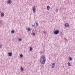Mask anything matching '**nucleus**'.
Returning a JSON list of instances; mask_svg holds the SVG:
<instances>
[{
	"label": "nucleus",
	"mask_w": 75,
	"mask_h": 75,
	"mask_svg": "<svg viewBox=\"0 0 75 75\" xmlns=\"http://www.w3.org/2000/svg\"><path fill=\"white\" fill-rule=\"evenodd\" d=\"M46 61V58L45 57H41L40 58V63L43 65L45 64Z\"/></svg>",
	"instance_id": "1"
},
{
	"label": "nucleus",
	"mask_w": 75,
	"mask_h": 75,
	"mask_svg": "<svg viewBox=\"0 0 75 75\" xmlns=\"http://www.w3.org/2000/svg\"><path fill=\"white\" fill-rule=\"evenodd\" d=\"M54 34L57 35L59 33V31L58 30H57L54 32Z\"/></svg>",
	"instance_id": "2"
},
{
	"label": "nucleus",
	"mask_w": 75,
	"mask_h": 75,
	"mask_svg": "<svg viewBox=\"0 0 75 75\" xmlns=\"http://www.w3.org/2000/svg\"><path fill=\"white\" fill-rule=\"evenodd\" d=\"M33 13H35V11L36 10V8H35V6L33 7Z\"/></svg>",
	"instance_id": "3"
},
{
	"label": "nucleus",
	"mask_w": 75,
	"mask_h": 75,
	"mask_svg": "<svg viewBox=\"0 0 75 75\" xmlns=\"http://www.w3.org/2000/svg\"><path fill=\"white\" fill-rule=\"evenodd\" d=\"M11 3H12L11 0H8L7 2V4H11Z\"/></svg>",
	"instance_id": "4"
},
{
	"label": "nucleus",
	"mask_w": 75,
	"mask_h": 75,
	"mask_svg": "<svg viewBox=\"0 0 75 75\" xmlns=\"http://www.w3.org/2000/svg\"><path fill=\"white\" fill-rule=\"evenodd\" d=\"M52 68H54V67L55 65V64L53 63L52 64Z\"/></svg>",
	"instance_id": "5"
},
{
	"label": "nucleus",
	"mask_w": 75,
	"mask_h": 75,
	"mask_svg": "<svg viewBox=\"0 0 75 75\" xmlns=\"http://www.w3.org/2000/svg\"><path fill=\"white\" fill-rule=\"evenodd\" d=\"M8 56L9 57H11L12 56V55H13V53L12 52H9L8 53Z\"/></svg>",
	"instance_id": "6"
},
{
	"label": "nucleus",
	"mask_w": 75,
	"mask_h": 75,
	"mask_svg": "<svg viewBox=\"0 0 75 75\" xmlns=\"http://www.w3.org/2000/svg\"><path fill=\"white\" fill-rule=\"evenodd\" d=\"M65 27H67V28L69 27V24L68 23H67L65 24Z\"/></svg>",
	"instance_id": "7"
},
{
	"label": "nucleus",
	"mask_w": 75,
	"mask_h": 75,
	"mask_svg": "<svg viewBox=\"0 0 75 75\" xmlns=\"http://www.w3.org/2000/svg\"><path fill=\"white\" fill-rule=\"evenodd\" d=\"M1 17H4V14L3 12H1Z\"/></svg>",
	"instance_id": "8"
},
{
	"label": "nucleus",
	"mask_w": 75,
	"mask_h": 75,
	"mask_svg": "<svg viewBox=\"0 0 75 75\" xmlns=\"http://www.w3.org/2000/svg\"><path fill=\"white\" fill-rule=\"evenodd\" d=\"M69 61H72V58H71V57H69Z\"/></svg>",
	"instance_id": "9"
},
{
	"label": "nucleus",
	"mask_w": 75,
	"mask_h": 75,
	"mask_svg": "<svg viewBox=\"0 0 75 75\" xmlns=\"http://www.w3.org/2000/svg\"><path fill=\"white\" fill-rule=\"evenodd\" d=\"M26 29L28 31H30L31 30V28H26Z\"/></svg>",
	"instance_id": "10"
},
{
	"label": "nucleus",
	"mask_w": 75,
	"mask_h": 75,
	"mask_svg": "<svg viewBox=\"0 0 75 75\" xmlns=\"http://www.w3.org/2000/svg\"><path fill=\"white\" fill-rule=\"evenodd\" d=\"M47 9L48 10H50V6H47Z\"/></svg>",
	"instance_id": "11"
},
{
	"label": "nucleus",
	"mask_w": 75,
	"mask_h": 75,
	"mask_svg": "<svg viewBox=\"0 0 75 75\" xmlns=\"http://www.w3.org/2000/svg\"><path fill=\"white\" fill-rule=\"evenodd\" d=\"M14 32H15L14 30H12L11 31V33L12 34H14Z\"/></svg>",
	"instance_id": "12"
},
{
	"label": "nucleus",
	"mask_w": 75,
	"mask_h": 75,
	"mask_svg": "<svg viewBox=\"0 0 75 75\" xmlns=\"http://www.w3.org/2000/svg\"><path fill=\"white\" fill-rule=\"evenodd\" d=\"M21 71H24V69L22 67H21Z\"/></svg>",
	"instance_id": "13"
},
{
	"label": "nucleus",
	"mask_w": 75,
	"mask_h": 75,
	"mask_svg": "<svg viewBox=\"0 0 75 75\" xmlns=\"http://www.w3.org/2000/svg\"><path fill=\"white\" fill-rule=\"evenodd\" d=\"M30 51H33V48H32V47H30Z\"/></svg>",
	"instance_id": "14"
},
{
	"label": "nucleus",
	"mask_w": 75,
	"mask_h": 75,
	"mask_svg": "<svg viewBox=\"0 0 75 75\" xmlns=\"http://www.w3.org/2000/svg\"><path fill=\"white\" fill-rule=\"evenodd\" d=\"M2 45L1 44H0V48H2Z\"/></svg>",
	"instance_id": "15"
},
{
	"label": "nucleus",
	"mask_w": 75,
	"mask_h": 75,
	"mask_svg": "<svg viewBox=\"0 0 75 75\" xmlns=\"http://www.w3.org/2000/svg\"><path fill=\"white\" fill-rule=\"evenodd\" d=\"M68 64L69 66H71V63H68Z\"/></svg>",
	"instance_id": "16"
},
{
	"label": "nucleus",
	"mask_w": 75,
	"mask_h": 75,
	"mask_svg": "<svg viewBox=\"0 0 75 75\" xmlns=\"http://www.w3.org/2000/svg\"><path fill=\"white\" fill-rule=\"evenodd\" d=\"M36 26H38V23H36Z\"/></svg>",
	"instance_id": "17"
},
{
	"label": "nucleus",
	"mask_w": 75,
	"mask_h": 75,
	"mask_svg": "<svg viewBox=\"0 0 75 75\" xmlns=\"http://www.w3.org/2000/svg\"><path fill=\"white\" fill-rule=\"evenodd\" d=\"M21 40H22V39H21V38H20L19 39V41H21Z\"/></svg>",
	"instance_id": "18"
},
{
	"label": "nucleus",
	"mask_w": 75,
	"mask_h": 75,
	"mask_svg": "<svg viewBox=\"0 0 75 75\" xmlns=\"http://www.w3.org/2000/svg\"><path fill=\"white\" fill-rule=\"evenodd\" d=\"M32 35L33 36H35V33H33Z\"/></svg>",
	"instance_id": "19"
},
{
	"label": "nucleus",
	"mask_w": 75,
	"mask_h": 75,
	"mask_svg": "<svg viewBox=\"0 0 75 75\" xmlns=\"http://www.w3.org/2000/svg\"><path fill=\"white\" fill-rule=\"evenodd\" d=\"M23 54H21L20 55V57H23Z\"/></svg>",
	"instance_id": "20"
},
{
	"label": "nucleus",
	"mask_w": 75,
	"mask_h": 75,
	"mask_svg": "<svg viewBox=\"0 0 75 75\" xmlns=\"http://www.w3.org/2000/svg\"><path fill=\"white\" fill-rule=\"evenodd\" d=\"M2 23V21H0V24H1Z\"/></svg>",
	"instance_id": "21"
},
{
	"label": "nucleus",
	"mask_w": 75,
	"mask_h": 75,
	"mask_svg": "<svg viewBox=\"0 0 75 75\" xmlns=\"http://www.w3.org/2000/svg\"><path fill=\"white\" fill-rule=\"evenodd\" d=\"M58 9H56V12H58Z\"/></svg>",
	"instance_id": "22"
},
{
	"label": "nucleus",
	"mask_w": 75,
	"mask_h": 75,
	"mask_svg": "<svg viewBox=\"0 0 75 75\" xmlns=\"http://www.w3.org/2000/svg\"><path fill=\"white\" fill-rule=\"evenodd\" d=\"M34 26H35V25H32V27H34Z\"/></svg>",
	"instance_id": "23"
},
{
	"label": "nucleus",
	"mask_w": 75,
	"mask_h": 75,
	"mask_svg": "<svg viewBox=\"0 0 75 75\" xmlns=\"http://www.w3.org/2000/svg\"><path fill=\"white\" fill-rule=\"evenodd\" d=\"M46 32L45 31L44 33V34H45Z\"/></svg>",
	"instance_id": "24"
},
{
	"label": "nucleus",
	"mask_w": 75,
	"mask_h": 75,
	"mask_svg": "<svg viewBox=\"0 0 75 75\" xmlns=\"http://www.w3.org/2000/svg\"><path fill=\"white\" fill-rule=\"evenodd\" d=\"M45 55H42V57H45Z\"/></svg>",
	"instance_id": "25"
},
{
	"label": "nucleus",
	"mask_w": 75,
	"mask_h": 75,
	"mask_svg": "<svg viewBox=\"0 0 75 75\" xmlns=\"http://www.w3.org/2000/svg\"><path fill=\"white\" fill-rule=\"evenodd\" d=\"M64 40H67V39H66V38H65Z\"/></svg>",
	"instance_id": "26"
},
{
	"label": "nucleus",
	"mask_w": 75,
	"mask_h": 75,
	"mask_svg": "<svg viewBox=\"0 0 75 75\" xmlns=\"http://www.w3.org/2000/svg\"><path fill=\"white\" fill-rule=\"evenodd\" d=\"M43 67V66H41L42 68Z\"/></svg>",
	"instance_id": "27"
},
{
	"label": "nucleus",
	"mask_w": 75,
	"mask_h": 75,
	"mask_svg": "<svg viewBox=\"0 0 75 75\" xmlns=\"http://www.w3.org/2000/svg\"><path fill=\"white\" fill-rule=\"evenodd\" d=\"M21 58H23V57H21Z\"/></svg>",
	"instance_id": "28"
},
{
	"label": "nucleus",
	"mask_w": 75,
	"mask_h": 75,
	"mask_svg": "<svg viewBox=\"0 0 75 75\" xmlns=\"http://www.w3.org/2000/svg\"><path fill=\"white\" fill-rule=\"evenodd\" d=\"M41 53H42V52H41Z\"/></svg>",
	"instance_id": "29"
}]
</instances>
